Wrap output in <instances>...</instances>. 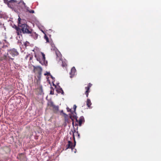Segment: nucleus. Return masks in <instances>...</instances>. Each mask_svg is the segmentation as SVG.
Returning <instances> with one entry per match:
<instances>
[{"instance_id": "1", "label": "nucleus", "mask_w": 161, "mask_h": 161, "mask_svg": "<svg viewBox=\"0 0 161 161\" xmlns=\"http://www.w3.org/2000/svg\"><path fill=\"white\" fill-rule=\"evenodd\" d=\"M15 28L18 35H21V33L30 34L32 33L33 30L28 25L26 24L19 25V27L15 26Z\"/></svg>"}, {"instance_id": "2", "label": "nucleus", "mask_w": 161, "mask_h": 161, "mask_svg": "<svg viewBox=\"0 0 161 161\" xmlns=\"http://www.w3.org/2000/svg\"><path fill=\"white\" fill-rule=\"evenodd\" d=\"M19 3L16 0H10L8 3V6L12 9L14 10L16 7L18 6Z\"/></svg>"}, {"instance_id": "3", "label": "nucleus", "mask_w": 161, "mask_h": 161, "mask_svg": "<svg viewBox=\"0 0 161 161\" xmlns=\"http://www.w3.org/2000/svg\"><path fill=\"white\" fill-rule=\"evenodd\" d=\"M33 72L35 74H37L38 75V77L39 79L41 77L42 71V68L39 66H33Z\"/></svg>"}, {"instance_id": "4", "label": "nucleus", "mask_w": 161, "mask_h": 161, "mask_svg": "<svg viewBox=\"0 0 161 161\" xmlns=\"http://www.w3.org/2000/svg\"><path fill=\"white\" fill-rule=\"evenodd\" d=\"M18 53L16 50L14 49H10L8 51V58L10 59H11L12 60H13L14 59L13 58H11V57L10 55H9V54L11 55L13 57H14L15 56H17L18 55Z\"/></svg>"}, {"instance_id": "5", "label": "nucleus", "mask_w": 161, "mask_h": 161, "mask_svg": "<svg viewBox=\"0 0 161 161\" xmlns=\"http://www.w3.org/2000/svg\"><path fill=\"white\" fill-rule=\"evenodd\" d=\"M17 158L19 159L20 161H27L25 154L23 153H19L17 157Z\"/></svg>"}, {"instance_id": "6", "label": "nucleus", "mask_w": 161, "mask_h": 161, "mask_svg": "<svg viewBox=\"0 0 161 161\" xmlns=\"http://www.w3.org/2000/svg\"><path fill=\"white\" fill-rule=\"evenodd\" d=\"M73 117L74 118H75L76 119V120L77 122H78L79 124V125L80 126H81V124H82V122L83 121H84V117L83 116H81L80 117L79 119L78 120V119H77V117L76 116H73Z\"/></svg>"}, {"instance_id": "7", "label": "nucleus", "mask_w": 161, "mask_h": 161, "mask_svg": "<svg viewBox=\"0 0 161 161\" xmlns=\"http://www.w3.org/2000/svg\"><path fill=\"white\" fill-rule=\"evenodd\" d=\"M92 84L91 83H89L87 86L85 87L86 91L85 92V94L86 95L87 97H88L89 93L90 92V89L91 87Z\"/></svg>"}, {"instance_id": "8", "label": "nucleus", "mask_w": 161, "mask_h": 161, "mask_svg": "<svg viewBox=\"0 0 161 161\" xmlns=\"http://www.w3.org/2000/svg\"><path fill=\"white\" fill-rule=\"evenodd\" d=\"M76 70L75 68L74 67H73L72 68L70 72L69 73V74L70 75V77L72 78L74 77V76L76 72Z\"/></svg>"}, {"instance_id": "9", "label": "nucleus", "mask_w": 161, "mask_h": 161, "mask_svg": "<svg viewBox=\"0 0 161 161\" xmlns=\"http://www.w3.org/2000/svg\"><path fill=\"white\" fill-rule=\"evenodd\" d=\"M73 138L74 140V144H73V143L71 142V143L70 144V148L73 150L75 147V146L76 145V142L75 140V137H74V133H73Z\"/></svg>"}, {"instance_id": "10", "label": "nucleus", "mask_w": 161, "mask_h": 161, "mask_svg": "<svg viewBox=\"0 0 161 161\" xmlns=\"http://www.w3.org/2000/svg\"><path fill=\"white\" fill-rule=\"evenodd\" d=\"M30 34H31V36L35 39H36L38 36V35L36 33V32H32V33Z\"/></svg>"}, {"instance_id": "11", "label": "nucleus", "mask_w": 161, "mask_h": 161, "mask_svg": "<svg viewBox=\"0 0 161 161\" xmlns=\"http://www.w3.org/2000/svg\"><path fill=\"white\" fill-rule=\"evenodd\" d=\"M72 133H73H73H74V136H77L78 138H80V134L78 133V131H76L75 129H74V130L72 131Z\"/></svg>"}, {"instance_id": "12", "label": "nucleus", "mask_w": 161, "mask_h": 161, "mask_svg": "<svg viewBox=\"0 0 161 161\" xmlns=\"http://www.w3.org/2000/svg\"><path fill=\"white\" fill-rule=\"evenodd\" d=\"M86 105L89 108H91V106L92 105V103L91 102V100L90 99H88L87 100L86 102Z\"/></svg>"}, {"instance_id": "13", "label": "nucleus", "mask_w": 161, "mask_h": 161, "mask_svg": "<svg viewBox=\"0 0 161 161\" xmlns=\"http://www.w3.org/2000/svg\"><path fill=\"white\" fill-rule=\"evenodd\" d=\"M53 111L54 113H57L58 112L59 109V107L58 106L55 105L54 106L53 108Z\"/></svg>"}, {"instance_id": "14", "label": "nucleus", "mask_w": 161, "mask_h": 161, "mask_svg": "<svg viewBox=\"0 0 161 161\" xmlns=\"http://www.w3.org/2000/svg\"><path fill=\"white\" fill-rule=\"evenodd\" d=\"M62 65L63 67L66 68L67 67V64L65 61H62Z\"/></svg>"}, {"instance_id": "15", "label": "nucleus", "mask_w": 161, "mask_h": 161, "mask_svg": "<svg viewBox=\"0 0 161 161\" xmlns=\"http://www.w3.org/2000/svg\"><path fill=\"white\" fill-rule=\"evenodd\" d=\"M57 90L58 93H61L62 94H64V91L62 88H59V89H57Z\"/></svg>"}, {"instance_id": "16", "label": "nucleus", "mask_w": 161, "mask_h": 161, "mask_svg": "<svg viewBox=\"0 0 161 161\" xmlns=\"http://www.w3.org/2000/svg\"><path fill=\"white\" fill-rule=\"evenodd\" d=\"M29 8L28 7H27V8H26V9L27 10L26 11L27 12H29L30 13H31V14H33L34 13L35 11L34 10H29Z\"/></svg>"}, {"instance_id": "17", "label": "nucleus", "mask_w": 161, "mask_h": 161, "mask_svg": "<svg viewBox=\"0 0 161 161\" xmlns=\"http://www.w3.org/2000/svg\"><path fill=\"white\" fill-rule=\"evenodd\" d=\"M42 60L43 61L42 62L43 63V64H44V62L45 60V55L44 54V53H42Z\"/></svg>"}, {"instance_id": "18", "label": "nucleus", "mask_w": 161, "mask_h": 161, "mask_svg": "<svg viewBox=\"0 0 161 161\" xmlns=\"http://www.w3.org/2000/svg\"><path fill=\"white\" fill-rule=\"evenodd\" d=\"M68 144L66 145V150H67L69 148H70V144L71 143V141H68Z\"/></svg>"}, {"instance_id": "19", "label": "nucleus", "mask_w": 161, "mask_h": 161, "mask_svg": "<svg viewBox=\"0 0 161 161\" xmlns=\"http://www.w3.org/2000/svg\"><path fill=\"white\" fill-rule=\"evenodd\" d=\"M48 105L51 107H53L55 105L53 102H50L49 103Z\"/></svg>"}, {"instance_id": "20", "label": "nucleus", "mask_w": 161, "mask_h": 161, "mask_svg": "<svg viewBox=\"0 0 161 161\" xmlns=\"http://www.w3.org/2000/svg\"><path fill=\"white\" fill-rule=\"evenodd\" d=\"M44 38L47 41V42H49V39L48 37L47 36V35L45 34V36H44Z\"/></svg>"}, {"instance_id": "21", "label": "nucleus", "mask_w": 161, "mask_h": 161, "mask_svg": "<svg viewBox=\"0 0 161 161\" xmlns=\"http://www.w3.org/2000/svg\"><path fill=\"white\" fill-rule=\"evenodd\" d=\"M24 44L25 46V47H26L27 46H28L29 45V43L28 42L26 41L24 43Z\"/></svg>"}, {"instance_id": "22", "label": "nucleus", "mask_w": 161, "mask_h": 161, "mask_svg": "<svg viewBox=\"0 0 161 161\" xmlns=\"http://www.w3.org/2000/svg\"><path fill=\"white\" fill-rule=\"evenodd\" d=\"M3 1L4 2L8 5L9 1H8V0H3Z\"/></svg>"}, {"instance_id": "23", "label": "nucleus", "mask_w": 161, "mask_h": 161, "mask_svg": "<svg viewBox=\"0 0 161 161\" xmlns=\"http://www.w3.org/2000/svg\"><path fill=\"white\" fill-rule=\"evenodd\" d=\"M37 60L39 61V63L41 64L42 65H43V63H42V61H40V58H37Z\"/></svg>"}, {"instance_id": "24", "label": "nucleus", "mask_w": 161, "mask_h": 161, "mask_svg": "<svg viewBox=\"0 0 161 161\" xmlns=\"http://www.w3.org/2000/svg\"><path fill=\"white\" fill-rule=\"evenodd\" d=\"M18 19V27H19V25H20V22L21 19L19 17Z\"/></svg>"}, {"instance_id": "25", "label": "nucleus", "mask_w": 161, "mask_h": 161, "mask_svg": "<svg viewBox=\"0 0 161 161\" xmlns=\"http://www.w3.org/2000/svg\"><path fill=\"white\" fill-rule=\"evenodd\" d=\"M7 56L6 55H4L3 58L2 60L4 59V60H6L7 58Z\"/></svg>"}, {"instance_id": "26", "label": "nucleus", "mask_w": 161, "mask_h": 161, "mask_svg": "<svg viewBox=\"0 0 161 161\" xmlns=\"http://www.w3.org/2000/svg\"><path fill=\"white\" fill-rule=\"evenodd\" d=\"M67 110L68 112H71V109L70 108H69L67 107Z\"/></svg>"}, {"instance_id": "27", "label": "nucleus", "mask_w": 161, "mask_h": 161, "mask_svg": "<svg viewBox=\"0 0 161 161\" xmlns=\"http://www.w3.org/2000/svg\"><path fill=\"white\" fill-rule=\"evenodd\" d=\"M77 107L75 105H74L73 106V108L74 109V111L75 112V110H76V108Z\"/></svg>"}, {"instance_id": "28", "label": "nucleus", "mask_w": 161, "mask_h": 161, "mask_svg": "<svg viewBox=\"0 0 161 161\" xmlns=\"http://www.w3.org/2000/svg\"><path fill=\"white\" fill-rule=\"evenodd\" d=\"M70 118L72 119V124L73 125H74V120L73 119H72V116H70Z\"/></svg>"}, {"instance_id": "29", "label": "nucleus", "mask_w": 161, "mask_h": 161, "mask_svg": "<svg viewBox=\"0 0 161 161\" xmlns=\"http://www.w3.org/2000/svg\"><path fill=\"white\" fill-rule=\"evenodd\" d=\"M23 4L24 5L25 9H26V8H27V7L26 6L25 3L24 2H23Z\"/></svg>"}, {"instance_id": "30", "label": "nucleus", "mask_w": 161, "mask_h": 161, "mask_svg": "<svg viewBox=\"0 0 161 161\" xmlns=\"http://www.w3.org/2000/svg\"><path fill=\"white\" fill-rule=\"evenodd\" d=\"M45 75H50V74L49 72H47L46 74H45Z\"/></svg>"}, {"instance_id": "31", "label": "nucleus", "mask_w": 161, "mask_h": 161, "mask_svg": "<svg viewBox=\"0 0 161 161\" xmlns=\"http://www.w3.org/2000/svg\"><path fill=\"white\" fill-rule=\"evenodd\" d=\"M61 112L63 113V114H64V115H66V114H65L63 112V110H61Z\"/></svg>"}, {"instance_id": "32", "label": "nucleus", "mask_w": 161, "mask_h": 161, "mask_svg": "<svg viewBox=\"0 0 161 161\" xmlns=\"http://www.w3.org/2000/svg\"><path fill=\"white\" fill-rule=\"evenodd\" d=\"M50 94H52V95H53V92H52V91H51L50 92Z\"/></svg>"}, {"instance_id": "33", "label": "nucleus", "mask_w": 161, "mask_h": 161, "mask_svg": "<svg viewBox=\"0 0 161 161\" xmlns=\"http://www.w3.org/2000/svg\"><path fill=\"white\" fill-rule=\"evenodd\" d=\"M53 86L55 87L56 86V85L55 84H54V83H53Z\"/></svg>"}, {"instance_id": "34", "label": "nucleus", "mask_w": 161, "mask_h": 161, "mask_svg": "<svg viewBox=\"0 0 161 161\" xmlns=\"http://www.w3.org/2000/svg\"><path fill=\"white\" fill-rule=\"evenodd\" d=\"M2 25V23L0 21V26Z\"/></svg>"}, {"instance_id": "35", "label": "nucleus", "mask_w": 161, "mask_h": 161, "mask_svg": "<svg viewBox=\"0 0 161 161\" xmlns=\"http://www.w3.org/2000/svg\"><path fill=\"white\" fill-rule=\"evenodd\" d=\"M51 78L53 79V77L52 76H51Z\"/></svg>"}, {"instance_id": "36", "label": "nucleus", "mask_w": 161, "mask_h": 161, "mask_svg": "<svg viewBox=\"0 0 161 161\" xmlns=\"http://www.w3.org/2000/svg\"><path fill=\"white\" fill-rule=\"evenodd\" d=\"M75 125H77V124H76Z\"/></svg>"}]
</instances>
